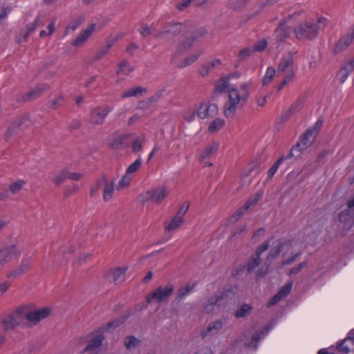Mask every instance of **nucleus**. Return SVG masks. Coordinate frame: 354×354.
Listing matches in <instances>:
<instances>
[{
    "label": "nucleus",
    "instance_id": "1",
    "mask_svg": "<svg viewBox=\"0 0 354 354\" xmlns=\"http://www.w3.org/2000/svg\"><path fill=\"white\" fill-rule=\"evenodd\" d=\"M205 34L203 28H197L189 31L187 26L183 24H168L162 28L154 37L163 40L169 39L178 35H185L176 46V50L172 55V60L177 59L184 53L189 50L193 44Z\"/></svg>",
    "mask_w": 354,
    "mask_h": 354
},
{
    "label": "nucleus",
    "instance_id": "51",
    "mask_svg": "<svg viewBox=\"0 0 354 354\" xmlns=\"http://www.w3.org/2000/svg\"><path fill=\"white\" fill-rule=\"evenodd\" d=\"M262 194L261 193H258L256 195L253 196L245 203L243 206L244 210H247L250 208V207L254 205L259 199L261 197Z\"/></svg>",
    "mask_w": 354,
    "mask_h": 354
},
{
    "label": "nucleus",
    "instance_id": "31",
    "mask_svg": "<svg viewBox=\"0 0 354 354\" xmlns=\"http://www.w3.org/2000/svg\"><path fill=\"white\" fill-rule=\"evenodd\" d=\"M127 270V267L117 268L113 272V279L115 284L121 283L124 281L125 272Z\"/></svg>",
    "mask_w": 354,
    "mask_h": 354
},
{
    "label": "nucleus",
    "instance_id": "32",
    "mask_svg": "<svg viewBox=\"0 0 354 354\" xmlns=\"http://www.w3.org/2000/svg\"><path fill=\"white\" fill-rule=\"evenodd\" d=\"M230 77H223L220 79L215 85V92L224 93L230 88Z\"/></svg>",
    "mask_w": 354,
    "mask_h": 354
},
{
    "label": "nucleus",
    "instance_id": "36",
    "mask_svg": "<svg viewBox=\"0 0 354 354\" xmlns=\"http://www.w3.org/2000/svg\"><path fill=\"white\" fill-rule=\"evenodd\" d=\"M84 17L83 15L77 17L68 24L66 28V32L68 33L70 30L74 31L84 22Z\"/></svg>",
    "mask_w": 354,
    "mask_h": 354
},
{
    "label": "nucleus",
    "instance_id": "29",
    "mask_svg": "<svg viewBox=\"0 0 354 354\" xmlns=\"http://www.w3.org/2000/svg\"><path fill=\"white\" fill-rule=\"evenodd\" d=\"M26 314V306L19 307L14 313H11L19 326L23 324L24 321H26V317L25 316Z\"/></svg>",
    "mask_w": 354,
    "mask_h": 354
},
{
    "label": "nucleus",
    "instance_id": "3",
    "mask_svg": "<svg viewBox=\"0 0 354 354\" xmlns=\"http://www.w3.org/2000/svg\"><path fill=\"white\" fill-rule=\"evenodd\" d=\"M327 24V19L324 17H319L315 21H303L297 26L294 32L297 39L299 41L315 39L319 31L324 29Z\"/></svg>",
    "mask_w": 354,
    "mask_h": 354
},
{
    "label": "nucleus",
    "instance_id": "11",
    "mask_svg": "<svg viewBox=\"0 0 354 354\" xmlns=\"http://www.w3.org/2000/svg\"><path fill=\"white\" fill-rule=\"evenodd\" d=\"M354 39V25L351 27V28L347 32V33L344 35L341 39L338 40V41L335 44L334 48V53H339L344 50H346L349 45L353 42Z\"/></svg>",
    "mask_w": 354,
    "mask_h": 354
},
{
    "label": "nucleus",
    "instance_id": "53",
    "mask_svg": "<svg viewBox=\"0 0 354 354\" xmlns=\"http://www.w3.org/2000/svg\"><path fill=\"white\" fill-rule=\"evenodd\" d=\"M245 211L243 207H241L229 218V222L230 223H235L243 215Z\"/></svg>",
    "mask_w": 354,
    "mask_h": 354
},
{
    "label": "nucleus",
    "instance_id": "57",
    "mask_svg": "<svg viewBox=\"0 0 354 354\" xmlns=\"http://www.w3.org/2000/svg\"><path fill=\"white\" fill-rule=\"evenodd\" d=\"M253 52H254L253 48H245L242 49L239 52V55L240 59H246L247 57L250 56V55Z\"/></svg>",
    "mask_w": 354,
    "mask_h": 354
},
{
    "label": "nucleus",
    "instance_id": "13",
    "mask_svg": "<svg viewBox=\"0 0 354 354\" xmlns=\"http://www.w3.org/2000/svg\"><path fill=\"white\" fill-rule=\"evenodd\" d=\"M223 326V322L221 319H216L210 322L206 328L201 330V337L205 339L216 335Z\"/></svg>",
    "mask_w": 354,
    "mask_h": 354
},
{
    "label": "nucleus",
    "instance_id": "20",
    "mask_svg": "<svg viewBox=\"0 0 354 354\" xmlns=\"http://www.w3.org/2000/svg\"><path fill=\"white\" fill-rule=\"evenodd\" d=\"M339 222L344 230H348L354 225V210L345 209L339 216Z\"/></svg>",
    "mask_w": 354,
    "mask_h": 354
},
{
    "label": "nucleus",
    "instance_id": "2",
    "mask_svg": "<svg viewBox=\"0 0 354 354\" xmlns=\"http://www.w3.org/2000/svg\"><path fill=\"white\" fill-rule=\"evenodd\" d=\"M228 93V101L224 106L223 113L225 117L232 118L248 101L250 96V85L243 83L240 86V90L232 88Z\"/></svg>",
    "mask_w": 354,
    "mask_h": 354
},
{
    "label": "nucleus",
    "instance_id": "5",
    "mask_svg": "<svg viewBox=\"0 0 354 354\" xmlns=\"http://www.w3.org/2000/svg\"><path fill=\"white\" fill-rule=\"evenodd\" d=\"M232 292L228 290L222 292L220 295H214L205 299L203 306V310L207 314L218 313L221 311V301L228 297Z\"/></svg>",
    "mask_w": 354,
    "mask_h": 354
},
{
    "label": "nucleus",
    "instance_id": "8",
    "mask_svg": "<svg viewBox=\"0 0 354 354\" xmlns=\"http://www.w3.org/2000/svg\"><path fill=\"white\" fill-rule=\"evenodd\" d=\"M174 290V287L171 283L166 286H159L148 296L147 301L149 303L151 299H154L158 303L165 301L172 295Z\"/></svg>",
    "mask_w": 354,
    "mask_h": 354
},
{
    "label": "nucleus",
    "instance_id": "19",
    "mask_svg": "<svg viewBox=\"0 0 354 354\" xmlns=\"http://www.w3.org/2000/svg\"><path fill=\"white\" fill-rule=\"evenodd\" d=\"M95 25L94 24L89 25L71 41V45L73 46H80L83 45L95 31Z\"/></svg>",
    "mask_w": 354,
    "mask_h": 354
},
{
    "label": "nucleus",
    "instance_id": "28",
    "mask_svg": "<svg viewBox=\"0 0 354 354\" xmlns=\"http://www.w3.org/2000/svg\"><path fill=\"white\" fill-rule=\"evenodd\" d=\"M303 104L304 102L301 99L297 100L295 103L293 104L290 108L282 115V118L284 120H287L291 115L299 112L301 109Z\"/></svg>",
    "mask_w": 354,
    "mask_h": 354
},
{
    "label": "nucleus",
    "instance_id": "10",
    "mask_svg": "<svg viewBox=\"0 0 354 354\" xmlns=\"http://www.w3.org/2000/svg\"><path fill=\"white\" fill-rule=\"evenodd\" d=\"M21 250L15 245H11L0 250V266H3L13 258L18 257Z\"/></svg>",
    "mask_w": 354,
    "mask_h": 354
},
{
    "label": "nucleus",
    "instance_id": "6",
    "mask_svg": "<svg viewBox=\"0 0 354 354\" xmlns=\"http://www.w3.org/2000/svg\"><path fill=\"white\" fill-rule=\"evenodd\" d=\"M169 190L164 186L152 188L140 195L142 202L152 201L156 204L160 203L168 195Z\"/></svg>",
    "mask_w": 354,
    "mask_h": 354
},
{
    "label": "nucleus",
    "instance_id": "48",
    "mask_svg": "<svg viewBox=\"0 0 354 354\" xmlns=\"http://www.w3.org/2000/svg\"><path fill=\"white\" fill-rule=\"evenodd\" d=\"M142 162V158L140 156H139L131 165L127 167L126 173L129 174L135 173L140 167Z\"/></svg>",
    "mask_w": 354,
    "mask_h": 354
},
{
    "label": "nucleus",
    "instance_id": "64",
    "mask_svg": "<svg viewBox=\"0 0 354 354\" xmlns=\"http://www.w3.org/2000/svg\"><path fill=\"white\" fill-rule=\"evenodd\" d=\"M221 64V60L218 59H214V60L206 64V65L209 68V71H211L214 68L218 67Z\"/></svg>",
    "mask_w": 354,
    "mask_h": 354
},
{
    "label": "nucleus",
    "instance_id": "49",
    "mask_svg": "<svg viewBox=\"0 0 354 354\" xmlns=\"http://www.w3.org/2000/svg\"><path fill=\"white\" fill-rule=\"evenodd\" d=\"M290 158L288 157V155L285 157L283 156H282L274 164L273 166H272V167L268 170V177L269 178H271L274 174L276 173V171H277V169L279 166V165L281 163V162L285 160V159H288Z\"/></svg>",
    "mask_w": 354,
    "mask_h": 354
},
{
    "label": "nucleus",
    "instance_id": "22",
    "mask_svg": "<svg viewBox=\"0 0 354 354\" xmlns=\"http://www.w3.org/2000/svg\"><path fill=\"white\" fill-rule=\"evenodd\" d=\"M292 282L290 281L281 287L279 291L268 301V306H271L279 302L283 298L286 297L290 292L292 287Z\"/></svg>",
    "mask_w": 354,
    "mask_h": 354
},
{
    "label": "nucleus",
    "instance_id": "35",
    "mask_svg": "<svg viewBox=\"0 0 354 354\" xmlns=\"http://www.w3.org/2000/svg\"><path fill=\"white\" fill-rule=\"evenodd\" d=\"M194 285L187 284L184 286L180 287L177 292L176 301H180L185 297H186L191 291L194 289Z\"/></svg>",
    "mask_w": 354,
    "mask_h": 354
},
{
    "label": "nucleus",
    "instance_id": "7",
    "mask_svg": "<svg viewBox=\"0 0 354 354\" xmlns=\"http://www.w3.org/2000/svg\"><path fill=\"white\" fill-rule=\"evenodd\" d=\"M51 313V309L44 307L40 309H30L26 306V324L29 327L37 325L40 321L48 317Z\"/></svg>",
    "mask_w": 354,
    "mask_h": 354
},
{
    "label": "nucleus",
    "instance_id": "17",
    "mask_svg": "<svg viewBox=\"0 0 354 354\" xmlns=\"http://www.w3.org/2000/svg\"><path fill=\"white\" fill-rule=\"evenodd\" d=\"M291 29L290 27L286 26L284 23H281L279 26L276 28L274 36L278 48L280 44L286 41V40L290 37Z\"/></svg>",
    "mask_w": 354,
    "mask_h": 354
},
{
    "label": "nucleus",
    "instance_id": "18",
    "mask_svg": "<svg viewBox=\"0 0 354 354\" xmlns=\"http://www.w3.org/2000/svg\"><path fill=\"white\" fill-rule=\"evenodd\" d=\"M337 349L342 354L354 353V329L350 332L348 337L341 342Z\"/></svg>",
    "mask_w": 354,
    "mask_h": 354
},
{
    "label": "nucleus",
    "instance_id": "9",
    "mask_svg": "<svg viewBox=\"0 0 354 354\" xmlns=\"http://www.w3.org/2000/svg\"><path fill=\"white\" fill-rule=\"evenodd\" d=\"M112 109L107 106H99L93 108L90 113L89 121L93 125H101Z\"/></svg>",
    "mask_w": 354,
    "mask_h": 354
},
{
    "label": "nucleus",
    "instance_id": "46",
    "mask_svg": "<svg viewBox=\"0 0 354 354\" xmlns=\"http://www.w3.org/2000/svg\"><path fill=\"white\" fill-rule=\"evenodd\" d=\"M145 141V137L140 138L137 137L133 139V143H132V152L134 153H136L142 150V143Z\"/></svg>",
    "mask_w": 354,
    "mask_h": 354
},
{
    "label": "nucleus",
    "instance_id": "59",
    "mask_svg": "<svg viewBox=\"0 0 354 354\" xmlns=\"http://www.w3.org/2000/svg\"><path fill=\"white\" fill-rule=\"evenodd\" d=\"M126 319H127V317L122 316L120 318H118L117 320L109 323L107 326H108V328L118 327V326H120V324L124 323L125 322Z\"/></svg>",
    "mask_w": 354,
    "mask_h": 354
},
{
    "label": "nucleus",
    "instance_id": "33",
    "mask_svg": "<svg viewBox=\"0 0 354 354\" xmlns=\"http://www.w3.org/2000/svg\"><path fill=\"white\" fill-rule=\"evenodd\" d=\"M202 53H203L202 50L196 51L194 53H193L191 55H189L187 57H186L182 62V63L180 64H179L178 66L179 68H185V67H187L188 66H190L191 64L194 63L198 59V58L199 57V56L201 55H202Z\"/></svg>",
    "mask_w": 354,
    "mask_h": 354
},
{
    "label": "nucleus",
    "instance_id": "54",
    "mask_svg": "<svg viewBox=\"0 0 354 354\" xmlns=\"http://www.w3.org/2000/svg\"><path fill=\"white\" fill-rule=\"evenodd\" d=\"M11 9L10 7L1 8L0 10V28L4 24L5 20L7 17L8 14L10 12Z\"/></svg>",
    "mask_w": 354,
    "mask_h": 354
},
{
    "label": "nucleus",
    "instance_id": "16",
    "mask_svg": "<svg viewBox=\"0 0 354 354\" xmlns=\"http://www.w3.org/2000/svg\"><path fill=\"white\" fill-rule=\"evenodd\" d=\"M31 259L29 257L24 258L19 266L9 272L7 277L9 279H17L26 273L30 268Z\"/></svg>",
    "mask_w": 354,
    "mask_h": 354
},
{
    "label": "nucleus",
    "instance_id": "14",
    "mask_svg": "<svg viewBox=\"0 0 354 354\" xmlns=\"http://www.w3.org/2000/svg\"><path fill=\"white\" fill-rule=\"evenodd\" d=\"M218 113V108L216 104H208L207 103H201L197 109V115L201 119L213 118Z\"/></svg>",
    "mask_w": 354,
    "mask_h": 354
},
{
    "label": "nucleus",
    "instance_id": "62",
    "mask_svg": "<svg viewBox=\"0 0 354 354\" xmlns=\"http://www.w3.org/2000/svg\"><path fill=\"white\" fill-rule=\"evenodd\" d=\"M62 101H63V98L62 97H59L53 100L52 102H50V107L55 109L57 108V106L62 105Z\"/></svg>",
    "mask_w": 354,
    "mask_h": 354
},
{
    "label": "nucleus",
    "instance_id": "15",
    "mask_svg": "<svg viewBox=\"0 0 354 354\" xmlns=\"http://www.w3.org/2000/svg\"><path fill=\"white\" fill-rule=\"evenodd\" d=\"M292 248V242H282L281 241H278L275 245L271 249L270 251L268 259H275L277 258L280 253L286 254Z\"/></svg>",
    "mask_w": 354,
    "mask_h": 354
},
{
    "label": "nucleus",
    "instance_id": "34",
    "mask_svg": "<svg viewBox=\"0 0 354 354\" xmlns=\"http://www.w3.org/2000/svg\"><path fill=\"white\" fill-rule=\"evenodd\" d=\"M268 330H269V328L267 327L266 329L254 334L252 337V341L248 344V346L252 347L255 350L257 348L258 341L261 339L268 333Z\"/></svg>",
    "mask_w": 354,
    "mask_h": 354
},
{
    "label": "nucleus",
    "instance_id": "60",
    "mask_svg": "<svg viewBox=\"0 0 354 354\" xmlns=\"http://www.w3.org/2000/svg\"><path fill=\"white\" fill-rule=\"evenodd\" d=\"M269 246H270V243L268 241L264 242L261 245H260L257 248L254 254L258 257H260V255L261 254L262 252H265L266 250H267L268 249Z\"/></svg>",
    "mask_w": 354,
    "mask_h": 354
},
{
    "label": "nucleus",
    "instance_id": "42",
    "mask_svg": "<svg viewBox=\"0 0 354 354\" xmlns=\"http://www.w3.org/2000/svg\"><path fill=\"white\" fill-rule=\"evenodd\" d=\"M260 263V258L259 257L255 255L254 254L251 256L250 259L248 261L247 265V270L248 272H252L254 271V268L257 267Z\"/></svg>",
    "mask_w": 354,
    "mask_h": 354
},
{
    "label": "nucleus",
    "instance_id": "30",
    "mask_svg": "<svg viewBox=\"0 0 354 354\" xmlns=\"http://www.w3.org/2000/svg\"><path fill=\"white\" fill-rule=\"evenodd\" d=\"M2 325L5 331L15 329L19 325L11 314L5 317L2 321Z\"/></svg>",
    "mask_w": 354,
    "mask_h": 354
},
{
    "label": "nucleus",
    "instance_id": "58",
    "mask_svg": "<svg viewBox=\"0 0 354 354\" xmlns=\"http://www.w3.org/2000/svg\"><path fill=\"white\" fill-rule=\"evenodd\" d=\"M267 44H268L267 41L264 39H262L254 45L253 50H254V51H259V52L263 51L266 48Z\"/></svg>",
    "mask_w": 354,
    "mask_h": 354
},
{
    "label": "nucleus",
    "instance_id": "45",
    "mask_svg": "<svg viewBox=\"0 0 354 354\" xmlns=\"http://www.w3.org/2000/svg\"><path fill=\"white\" fill-rule=\"evenodd\" d=\"M26 183L25 180H19L17 181L12 183L9 187V189L12 194H15L23 188Z\"/></svg>",
    "mask_w": 354,
    "mask_h": 354
},
{
    "label": "nucleus",
    "instance_id": "50",
    "mask_svg": "<svg viewBox=\"0 0 354 354\" xmlns=\"http://www.w3.org/2000/svg\"><path fill=\"white\" fill-rule=\"evenodd\" d=\"M131 178L129 176V174L126 173L124 175L122 176V178L118 183V185L117 186V189L120 190L123 188L129 186L130 182H131Z\"/></svg>",
    "mask_w": 354,
    "mask_h": 354
},
{
    "label": "nucleus",
    "instance_id": "4",
    "mask_svg": "<svg viewBox=\"0 0 354 354\" xmlns=\"http://www.w3.org/2000/svg\"><path fill=\"white\" fill-rule=\"evenodd\" d=\"M323 122L324 120L322 119H319L313 127L308 129L306 132L302 134L300 142H297V145L291 149L288 154L289 158L299 157L304 150L312 145Z\"/></svg>",
    "mask_w": 354,
    "mask_h": 354
},
{
    "label": "nucleus",
    "instance_id": "56",
    "mask_svg": "<svg viewBox=\"0 0 354 354\" xmlns=\"http://www.w3.org/2000/svg\"><path fill=\"white\" fill-rule=\"evenodd\" d=\"M39 95V90L37 88L28 92L22 99L23 101H30L37 98Z\"/></svg>",
    "mask_w": 354,
    "mask_h": 354
},
{
    "label": "nucleus",
    "instance_id": "24",
    "mask_svg": "<svg viewBox=\"0 0 354 354\" xmlns=\"http://www.w3.org/2000/svg\"><path fill=\"white\" fill-rule=\"evenodd\" d=\"M103 336L102 335H97L92 338L84 350V352H88L91 354L96 353L97 351L100 348L103 341Z\"/></svg>",
    "mask_w": 354,
    "mask_h": 354
},
{
    "label": "nucleus",
    "instance_id": "39",
    "mask_svg": "<svg viewBox=\"0 0 354 354\" xmlns=\"http://www.w3.org/2000/svg\"><path fill=\"white\" fill-rule=\"evenodd\" d=\"M140 341L134 336H128L124 340V345L127 349H133L139 346Z\"/></svg>",
    "mask_w": 354,
    "mask_h": 354
},
{
    "label": "nucleus",
    "instance_id": "61",
    "mask_svg": "<svg viewBox=\"0 0 354 354\" xmlns=\"http://www.w3.org/2000/svg\"><path fill=\"white\" fill-rule=\"evenodd\" d=\"M111 46L112 44H107L106 46L102 47L96 55L97 59H100L102 56H104Z\"/></svg>",
    "mask_w": 354,
    "mask_h": 354
},
{
    "label": "nucleus",
    "instance_id": "26",
    "mask_svg": "<svg viewBox=\"0 0 354 354\" xmlns=\"http://www.w3.org/2000/svg\"><path fill=\"white\" fill-rule=\"evenodd\" d=\"M130 134H118L113 136L109 140L108 145L114 149H119L126 142Z\"/></svg>",
    "mask_w": 354,
    "mask_h": 354
},
{
    "label": "nucleus",
    "instance_id": "27",
    "mask_svg": "<svg viewBox=\"0 0 354 354\" xmlns=\"http://www.w3.org/2000/svg\"><path fill=\"white\" fill-rule=\"evenodd\" d=\"M147 92V88L142 86H137L131 88L122 94V98L130 97H140Z\"/></svg>",
    "mask_w": 354,
    "mask_h": 354
},
{
    "label": "nucleus",
    "instance_id": "37",
    "mask_svg": "<svg viewBox=\"0 0 354 354\" xmlns=\"http://www.w3.org/2000/svg\"><path fill=\"white\" fill-rule=\"evenodd\" d=\"M183 221V218L176 215L172 218L171 221L169 224L166 225L165 230L168 231L176 230L181 225Z\"/></svg>",
    "mask_w": 354,
    "mask_h": 354
},
{
    "label": "nucleus",
    "instance_id": "41",
    "mask_svg": "<svg viewBox=\"0 0 354 354\" xmlns=\"http://www.w3.org/2000/svg\"><path fill=\"white\" fill-rule=\"evenodd\" d=\"M39 17H37L33 23L27 26V30L23 36H20L18 39L19 42H21L22 40L25 41L30 33H32L38 26Z\"/></svg>",
    "mask_w": 354,
    "mask_h": 354
},
{
    "label": "nucleus",
    "instance_id": "23",
    "mask_svg": "<svg viewBox=\"0 0 354 354\" xmlns=\"http://www.w3.org/2000/svg\"><path fill=\"white\" fill-rule=\"evenodd\" d=\"M354 69V57L345 62L339 71V80L342 84L348 78L350 73Z\"/></svg>",
    "mask_w": 354,
    "mask_h": 354
},
{
    "label": "nucleus",
    "instance_id": "43",
    "mask_svg": "<svg viewBox=\"0 0 354 354\" xmlns=\"http://www.w3.org/2000/svg\"><path fill=\"white\" fill-rule=\"evenodd\" d=\"M224 124H225V122L223 120L220 119V118H216V120H214V121H212L210 123L209 128H208L209 131L210 133H214L215 131H217L223 127Z\"/></svg>",
    "mask_w": 354,
    "mask_h": 354
},
{
    "label": "nucleus",
    "instance_id": "52",
    "mask_svg": "<svg viewBox=\"0 0 354 354\" xmlns=\"http://www.w3.org/2000/svg\"><path fill=\"white\" fill-rule=\"evenodd\" d=\"M66 178H68V171L63 170L55 177L53 182L56 185H59Z\"/></svg>",
    "mask_w": 354,
    "mask_h": 354
},
{
    "label": "nucleus",
    "instance_id": "40",
    "mask_svg": "<svg viewBox=\"0 0 354 354\" xmlns=\"http://www.w3.org/2000/svg\"><path fill=\"white\" fill-rule=\"evenodd\" d=\"M27 118L28 115H24V117L15 120L6 132V136L8 137L12 136L15 133V129L19 127Z\"/></svg>",
    "mask_w": 354,
    "mask_h": 354
},
{
    "label": "nucleus",
    "instance_id": "21",
    "mask_svg": "<svg viewBox=\"0 0 354 354\" xmlns=\"http://www.w3.org/2000/svg\"><path fill=\"white\" fill-rule=\"evenodd\" d=\"M98 184H103L104 186L103 199L106 201L109 200L112 197L114 191V181H109L106 176L104 175L98 180Z\"/></svg>",
    "mask_w": 354,
    "mask_h": 354
},
{
    "label": "nucleus",
    "instance_id": "44",
    "mask_svg": "<svg viewBox=\"0 0 354 354\" xmlns=\"http://www.w3.org/2000/svg\"><path fill=\"white\" fill-rule=\"evenodd\" d=\"M275 74H276V70L272 67H269L267 69L266 73L262 80L263 84V85L269 84L272 82Z\"/></svg>",
    "mask_w": 354,
    "mask_h": 354
},
{
    "label": "nucleus",
    "instance_id": "12",
    "mask_svg": "<svg viewBox=\"0 0 354 354\" xmlns=\"http://www.w3.org/2000/svg\"><path fill=\"white\" fill-rule=\"evenodd\" d=\"M293 55L292 52H289L286 55L281 57L277 66L278 73L287 72L288 74H290L294 73L292 70L294 64Z\"/></svg>",
    "mask_w": 354,
    "mask_h": 354
},
{
    "label": "nucleus",
    "instance_id": "63",
    "mask_svg": "<svg viewBox=\"0 0 354 354\" xmlns=\"http://www.w3.org/2000/svg\"><path fill=\"white\" fill-rule=\"evenodd\" d=\"M193 1L194 0H183L177 5V8L183 10L188 7Z\"/></svg>",
    "mask_w": 354,
    "mask_h": 354
},
{
    "label": "nucleus",
    "instance_id": "47",
    "mask_svg": "<svg viewBox=\"0 0 354 354\" xmlns=\"http://www.w3.org/2000/svg\"><path fill=\"white\" fill-rule=\"evenodd\" d=\"M251 309L252 308L250 305L244 304L236 311L235 316L237 318L244 317L250 313Z\"/></svg>",
    "mask_w": 354,
    "mask_h": 354
},
{
    "label": "nucleus",
    "instance_id": "25",
    "mask_svg": "<svg viewBox=\"0 0 354 354\" xmlns=\"http://www.w3.org/2000/svg\"><path fill=\"white\" fill-rule=\"evenodd\" d=\"M218 147L219 142L216 141L207 145L198 156V160L200 162H203L206 158H209L212 156L218 151Z\"/></svg>",
    "mask_w": 354,
    "mask_h": 354
},
{
    "label": "nucleus",
    "instance_id": "55",
    "mask_svg": "<svg viewBox=\"0 0 354 354\" xmlns=\"http://www.w3.org/2000/svg\"><path fill=\"white\" fill-rule=\"evenodd\" d=\"M139 32L142 37H145L152 34L153 28L147 24H142L141 28L139 29Z\"/></svg>",
    "mask_w": 354,
    "mask_h": 354
},
{
    "label": "nucleus",
    "instance_id": "38",
    "mask_svg": "<svg viewBox=\"0 0 354 354\" xmlns=\"http://www.w3.org/2000/svg\"><path fill=\"white\" fill-rule=\"evenodd\" d=\"M133 68L130 65V64L127 61L123 60L118 64L117 73L127 75L133 71Z\"/></svg>",
    "mask_w": 354,
    "mask_h": 354
}]
</instances>
